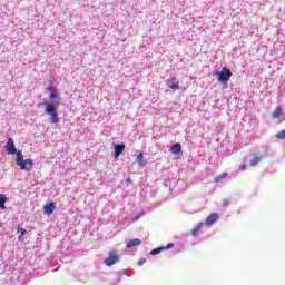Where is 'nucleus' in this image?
I'll return each mask as SVG.
<instances>
[{
  "mask_svg": "<svg viewBox=\"0 0 285 285\" xmlns=\"http://www.w3.org/2000/svg\"><path fill=\"white\" fill-rule=\"evenodd\" d=\"M4 148L7 155H17L16 164L20 167V170H26L27 173H30V170H32L35 161H32V159H23V153H21V150L17 151V147H14V139H12L11 137L8 138Z\"/></svg>",
  "mask_w": 285,
  "mask_h": 285,
  "instance_id": "1",
  "label": "nucleus"
},
{
  "mask_svg": "<svg viewBox=\"0 0 285 285\" xmlns=\"http://www.w3.org/2000/svg\"><path fill=\"white\" fill-rule=\"evenodd\" d=\"M47 90L49 94V99L53 102H48L46 105V112L50 115L51 124H59V114L57 112V106H59L61 98H59V91L57 87L49 86Z\"/></svg>",
  "mask_w": 285,
  "mask_h": 285,
  "instance_id": "2",
  "label": "nucleus"
},
{
  "mask_svg": "<svg viewBox=\"0 0 285 285\" xmlns=\"http://www.w3.org/2000/svg\"><path fill=\"white\" fill-rule=\"evenodd\" d=\"M119 262V256L117 252H109L108 257L105 259L106 266H115Z\"/></svg>",
  "mask_w": 285,
  "mask_h": 285,
  "instance_id": "3",
  "label": "nucleus"
},
{
  "mask_svg": "<svg viewBox=\"0 0 285 285\" xmlns=\"http://www.w3.org/2000/svg\"><path fill=\"white\" fill-rule=\"evenodd\" d=\"M230 77H233V72H219L218 81H220V83H228Z\"/></svg>",
  "mask_w": 285,
  "mask_h": 285,
  "instance_id": "4",
  "label": "nucleus"
},
{
  "mask_svg": "<svg viewBox=\"0 0 285 285\" xmlns=\"http://www.w3.org/2000/svg\"><path fill=\"white\" fill-rule=\"evenodd\" d=\"M136 161L138 166H140V168H146V166L148 165V160L144 158V153L141 151L137 155Z\"/></svg>",
  "mask_w": 285,
  "mask_h": 285,
  "instance_id": "5",
  "label": "nucleus"
},
{
  "mask_svg": "<svg viewBox=\"0 0 285 285\" xmlns=\"http://www.w3.org/2000/svg\"><path fill=\"white\" fill-rule=\"evenodd\" d=\"M217 219H219V215L217 213H213L207 217L205 224L206 226H213Z\"/></svg>",
  "mask_w": 285,
  "mask_h": 285,
  "instance_id": "6",
  "label": "nucleus"
},
{
  "mask_svg": "<svg viewBox=\"0 0 285 285\" xmlns=\"http://www.w3.org/2000/svg\"><path fill=\"white\" fill-rule=\"evenodd\" d=\"M174 244L168 243L167 246L157 247L150 252V255H159L163 250H168V248H173Z\"/></svg>",
  "mask_w": 285,
  "mask_h": 285,
  "instance_id": "7",
  "label": "nucleus"
},
{
  "mask_svg": "<svg viewBox=\"0 0 285 285\" xmlns=\"http://www.w3.org/2000/svg\"><path fill=\"white\" fill-rule=\"evenodd\" d=\"M55 208H56V205L52 202L47 203L43 206V210H45L46 215H52L55 213Z\"/></svg>",
  "mask_w": 285,
  "mask_h": 285,
  "instance_id": "8",
  "label": "nucleus"
},
{
  "mask_svg": "<svg viewBox=\"0 0 285 285\" xmlns=\"http://www.w3.org/2000/svg\"><path fill=\"white\" fill-rule=\"evenodd\" d=\"M114 150H115V159H118L119 155H121V153H124V150H126V145H124V144L115 145Z\"/></svg>",
  "mask_w": 285,
  "mask_h": 285,
  "instance_id": "9",
  "label": "nucleus"
},
{
  "mask_svg": "<svg viewBox=\"0 0 285 285\" xmlns=\"http://www.w3.org/2000/svg\"><path fill=\"white\" fill-rule=\"evenodd\" d=\"M273 119H279V117H284V110L282 107H276L272 114Z\"/></svg>",
  "mask_w": 285,
  "mask_h": 285,
  "instance_id": "10",
  "label": "nucleus"
},
{
  "mask_svg": "<svg viewBox=\"0 0 285 285\" xmlns=\"http://www.w3.org/2000/svg\"><path fill=\"white\" fill-rule=\"evenodd\" d=\"M171 155H179L181 153V144L176 142L170 147Z\"/></svg>",
  "mask_w": 285,
  "mask_h": 285,
  "instance_id": "11",
  "label": "nucleus"
},
{
  "mask_svg": "<svg viewBox=\"0 0 285 285\" xmlns=\"http://www.w3.org/2000/svg\"><path fill=\"white\" fill-rule=\"evenodd\" d=\"M135 246H141V239L135 238V239L129 240V242L126 244V247H127V248H132V247H135Z\"/></svg>",
  "mask_w": 285,
  "mask_h": 285,
  "instance_id": "12",
  "label": "nucleus"
},
{
  "mask_svg": "<svg viewBox=\"0 0 285 285\" xmlns=\"http://www.w3.org/2000/svg\"><path fill=\"white\" fill-rule=\"evenodd\" d=\"M226 177H228V173L226 171L222 173L220 175L214 178V184H219V181H222L223 179H226Z\"/></svg>",
  "mask_w": 285,
  "mask_h": 285,
  "instance_id": "13",
  "label": "nucleus"
},
{
  "mask_svg": "<svg viewBox=\"0 0 285 285\" xmlns=\"http://www.w3.org/2000/svg\"><path fill=\"white\" fill-rule=\"evenodd\" d=\"M204 226L203 223L198 224L190 233L189 235H193V237H197L199 235V230H202V227Z\"/></svg>",
  "mask_w": 285,
  "mask_h": 285,
  "instance_id": "14",
  "label": "nucleus"
},
{
  "mask_svg": "<svg viewBox=\"0 0 285 285\" xmlns=\"http://www.w3.org/2000/svg\"><path fill=\"white\" fill-rule=\"evenodd\" d=\"M8 202V197L6 195L0 194V208L6 210V203Z\"/></svg>",
  "mask_w": 285,
  "mask_h": 285,
  "instance_id": "15",
  "label": "nucleus"
},
{
  "mask_svg": "<svg viewBox=\"0 0 285 285\" xmlns=\"http://www.w3.org/2000/svg\"><path fill=\"white\" fill-rule=\"evenodd\" d=\"M167 86L168 88H170L171 90H179V83H173L170 82V80L167 81Z\"/></svg>",
  "mask_w": 285,
  "mask_h": 285,
  "instance_id": "16",
  "label": "nucleus"
},
{
  "mask_svg": "<svg viewBox=\"0 0 285 285\" xmlns=\"http://www.w3.org/2000/svg\"><path fill=\"white\" fill-rule=\"evenodd\" d=\"M258 161H262V156H255V157L250 160V166H257Z\"/></svg>",
  "mask_w": 285,
  "mask_h": 285,
  "instance_id": "17",
  "label": "nucleus"
},
{
  "mask_svg": "<svg viewBox=\"0 0 285 285\" xmlns=\"http://www.w3.org/2000/svg\"><path fill=\"white\" fill-rule=\"evenodd\" d=\"M276 139H285V129L276 134Z\"/></svg>",
  "mask_w": 285,
  "mask_h": 285,
  "instance_id": "18",
  "label": "nucleus"
},
{
  "mask_svg": "<svg viewBox=\"0 0 285 285\" xmlns=\"http://www.w3.org/2000/svg\"><path fill=\"white\" fill-rule=\"evenodd\" d=\"M141 215H144V213L136 215L134 218H131V222H139V219H141Z\"/></svg>",
  "mask_w": 285,
  "mask_h": 285,
  "instance_id": "19",
  "label": "nucleus"
},
{
  "mask_svg": "<svg viewBox=\"0 0 285 285\" xmlns=\"http://www.w3.org/2000/svg\"><path fill=\"white\" fill-rule=\"evenodd\" d=\"M18 232H20L21 237L26 235V229H23V227L18 228Z\"/></svg>",
  "mask_w": 285,
  "mask_h": 285,
  "instance_id": "20",
  "label": "nucleus"
},
{
  "mask_svg": "<svg viewBox=\"0 0 285 285\" xmlns=\"http://www.w3.org/2000/svg\"><path fill=\"white\" fill-rule=\"evenodd\" d=\"M144 264H146V258L138 261V266H144Z\"/></svg>",
  "mask_w": 285,
  "mask_h": 285,
  "instance_id": "21",
  "label": "nucleus"
},
{
  "mask_svg": "<svg viewBox=\"0 0 285 285\" xmlns=\"http://www.w3.org/2000/svg\"><path fill=\"white\" fill-rule=\"evenodd\" d=\"M220 72H230V69L224 67L223 70Z\"/></svg>",
  "mask_w": 285,
  "mask_h": 285,
  "instance_id": "22",
  "label": "nucleus"
},
{
  "mask_svg": "<svg viewBox=\"0 0 285 285\" xmlns=\"http://www.w3.org/2000/svg\"><path fill=\"white\" fill-rule=\"evenodd\" d=\"M240 170H246V165H242Z\"/></svg>",
  "mask_w": 285,
  "mask_h": 285,
  "instance_id": "23",
  "label": "nucleus"
},
{
  "mask_svg": "<svg viewBox=\"0 0 285 285\" xmlns=\"http://www.w3.org/2000/svg\"><path fill=\"white\" fill-rule=\"evenodd\" d=\"M127 181L130 184V178H128Z\"/></svg>",
  "mask_w": 285,
  "mask_h": 285,
  "instance_id": "24",
  "label": "nucleus"
}]
</instances>
